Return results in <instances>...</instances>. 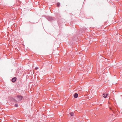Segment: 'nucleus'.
<instances>
[{
	"label": "nucleus",
	"instance_id": "obj_1",
	"mask_svg": "<svg viewBox=\"0 0 122 122\" xmlns=\"http://www.w3.org/2000/svg\"><path fill=\"white\" fill-rule=\"evenodd\" d=\"M17 97H18V100H20L22 99V97L21 96H17Z\"/></svg>",
	"mask_w": 122,
	"mask_h": 122
},
{
	"label": "nucleus",
	"instance_id": "obj_2",
	"mask_svg": "<svg viewBox=\"0 0 122 122\" xmlns=\"http://www.w3.org/2000/svg\"><path fill=\"white\" fill-rule=\"evenodd\" d=\"M16 77H15L12 79V80H11V81H12L13 82H15V81H16Z\"/></svg>",
	"mask_w": 122,
	"mask_h": 122
},
{
	"label": "nucleus",
	"instance_id": "obj_3",
	"mask_svg": "<svg viewBox=\"0 0 122 122\" xmlns=\"http://www.w3.org/2000/svg\"><path fill=\"white\" fill-rule=\"evenodd\" d=\"M78 97V94L77 93H75L74 95V97L75 98H77Z\"/></svg>",
	"mask_w": 122,
	"mask_h": 122
},
{
	"label": "nucleus",
	"instance_id": "obj_4",
	"mask_svg": "<svg viewBox=\"0 0 122 122\" xmlns=\"http://www.w3.org/2000/svg\"><path fill=\"white\" fill-rule=\"evenodd\" d=\"M103 97L105 98H106L107 96L108 95V94H103Z\"/></svg>",
	"mask_w": 122,
	"mask_h": 122
},
{
	"label": "nucleus",
	"instance_id": "obj_5",
	"mask_svg": "<svg viewBox=\"0 0 122 122\" xmlns=\"http://www.w3.org/2000/svg\"><path fill=\"white\" fill-rule=\"evenodd\" d=\"M74 115V113L73 112H71L70 113V115L71 116H73Z\"/></svg>",
	"mask_w": 122,
	"mask_h": 122
},
{
	"label": "nucleus",
	"instance_id": "obj_6",
	"mask_svg": "<svg viewBox=\"0 0 122 122\" xmlns=\"http://www.w3.org/2000/svg\"><path fill=\"white\" fill-rule=\"evenodd\" d=\"M48 19L49 20L51 21L52 20V17L48 18Z\"/></svg>",
	"mask_w": 122,
	"mask_h": 122
},
{
	"label": "nucleus",
	"instance_id": "obj_7",
	"mask_svg": "<svg viewBox=\"0 0 122 122\" xmlns=\"http://www.w3.org/2000/svg\"><path fill=\"white\" fill-rule=\"evenodd\" d=\"M57 6L59 7L60 5V4L59 3H57Z\"/></svg>",
	"mask_w": 122,
	"mask_h": 122
},
{
	"label": "nucleus",
	"instance_id": "obj_8",
	"mask_svg": "<svg viewBox=\"0 0 122 122\" xmlns=\"http://www.w3.org/2000/svg\"><path fill=\"white\" fill-rule=\"evenodd\" d=\"M18 106V104H15V107H17Z\"/></svg>",
	"mask_w": 122,
	"mask_h": 122
},
{
	"label": "nucleus",
	"instance_id": "obj_9",
	"mask_svg": "<svg viewBox=\"0 0 122 122\" xmlns=\"http://www.w3.org/2000/svg\"><path fill=\"white\" fill-rule=\"evenodd\" d=\"M38 69V67H36L35 68V69L37 70Z\"/></svg>",
	"mask_w": 122,
	"mask_h": 122
}]
</instances>
